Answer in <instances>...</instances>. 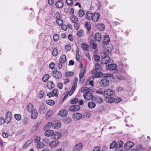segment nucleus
<instances>
[{"mask_svg":"<svg viewBox=\"0 0 151 151\" xmlns=\"http://www.w3.org/2000/svg\"><path fill=\"white\" fill-rule=\"evenodd\" d=\"M117 144L115 141L114 140L111 144L110 148L111 149L114 148L116 146Z\"/></svg>","mask_w":151,"mask_h":151,"instance_id":"a19ab883","label":"nucleus"},{"mask_svg":"<svg viewBox=\"0 0 151 151\" xmlns=\"http://www.w3.org/2000/svg\"><path fill=\"white\" fill-rule=\"evenodd\" d=\"M78 101V99L77 98H75L73 99L70 100V103L72 104L77 103Z\"/></svg>","mask_w":151,"mask_h":151,"instance_id":"4d7b16f0","label":"nucleus"},{"mask_svg":"<svg viewBox=\"0 0 151 151\" xmlns=\"http://www.w3.org/2000/svg\"><path fill=\"white\" fill-rule=\"evenodd\" d=\"M40 140V137L38 136L36 137L35 138V143H37L39 142Z\"/></svg>","mask_w":151,"mask_h":151,"instance_id":"0e129e2a","label":"nucleus"},{"mask_svg":"<svg viewBox=\"0 0 151 151\" xmlns=\"http://www.w3.org/2000/svg\"><path fill=\"white\" fill-rule=\"evenodd\" d=\"M65 76L67 78H68L73 76L74 75V73L72 71H68L66 73Z\"/></svg>","mask_w":151,"mask_h":151,"instance_id":"4c0bfd02","label":"nucleus"},{"mask_svg":"<svg viewBox=\"0 0 151 151\" xmlns=\"http://www.w3.org/2000/svg\"><path fill=\"white\" fill-rule=\"evenodd\" d=\"M44 95V92L42 91H40L39 92L38 97L39 99H41L43 98Z\"/></svg>","mask_w":151,"mask_h":151,"instance_id":"e433bc0d","label":"nucleus"},{"mask_svg":"<svg viewBox=\"0 0 151 151\" xmlns=\"http://www.w3.org/2000/svg\"><path fill=\"white\" fill-rule=\"evenodd\" d=\"M105 101L108 103H112L115 102V99L112 97H106L105 99Z\"/></svg>","mask_w":151,"mask_h":151,"instance_id":"a211bd4d","label":"nucleus"},{"mask_svg":"<svg viewBox=\"0 0 151 151\" xmlns=\"http://www.w3.org/2000/svg\"><path fill=\"white\" fill-rule=\"evenodd\" d=\"M91 26L90 23L88 22H87L85 24V27L88 31L90 30Z\"/></svg>","mask_w":151,"mask_h":151,"instance_id":"2f4dec72","label":"nucleus"},{"mask_svg":"<svg viewBox=\"0 0 151 151\" xmlns=\"http://www.w3.org/2000/svg\"><path fill=\"white\" fill-rule=\"evenodd\" d=\"M73 116L74 118L76 119L77 120H79L83 116L82 115L79 113H76L74 114Z\"/></svg>","mask_w":151,"mask_h":151,"instance_id":"5701e85b","label":"nucleus"},{"mask_svg":"<svg viewBox=\"0 0 151 151\" xmlns=\"http://www.w3.org/2000/svg\"><path fill=\"white\" fill-rule=\"evenodd\" d=\"M97 27L100 30L103 31L105 29V26L103 24H99L97 25Z\"/></svg>","mask_w":151,"mask_h":151,"instance_id":"c85d7f7f","label":"nucleus"},{"mask_svg":"<svg viewBox=\"0 0 151 151\" xmlns=\"http://www.w3.org/2000/svg\"><path fill=\"white\" fill-rule=\"evenodd\" d=\"M83 96L86 100H92L93 97V95L89 91L84 93Z\"/></svg>","mask_w":151,"mask_h":151,"instance_id":"f257e3e1","label":"nucleus"},{"mask_svg":"<svg viewBox=\"0 0 151 151\" xmlns=\"http://www.w3.org/2000/svg\"><path fill=\"white\" fill-rule=\"evenodd\" d=\"M55 86L53 82L52 81H48L47 83L46 86L49 89H52Z\"/></svg>","mask_w":151,"mask_h":151,"instance_id":"9d476101","label":"nucleus"},{"mask_svg":"<svg viewBox=\"0 0 151 151\" xmlns=\"http://www.w3.org/2000/svg\"><path fill=\"white\" fill-rule=\"evenodd\" d=\"M93 56L94 60L95 61L98 62L100 60V58L98 55H95Z\"/></svg>","mask_w":151,"mask_h":151,"instance_id":"3c124183","label":"nucleus"},{"mask_svg":"<svg viewBox=\"0 0 151 151\" xmlns=\"http://www.w3.org/2000/svg\"><path fill=\"white\" fill-rule=\"evenodd\" d=\"M64 3L62 1H57L55 5L56 7L58 8H61L63 6Z\"/></svg>","mask_w":151,"mask_h":151,"instance_id":"bb28decb","label":"nucleus"},{"mask_svg":"<svg viewBox=\"0 0 151 151\" xmlns=\"http://www.w3.org/2000/svg\"><path fill=\"white\" fill-rule=\"evenodd\" d=\"M82 115L83 117V118H89L91 116V114L89 112H87L85 113Z\"/></svg>","mask_w":151,"mask_h":151,"instance_id":"58836bf2","label":"nucleus"},{"mask_svg":"<svg viewBox=\"0 0 151 151\" xmlns=\"http://www.w3.org/2000/svg\"><path fill=\"white\" fill-rule=\"evenodd\" d=\"M95 78H94L93 75V76H90L87 79L89 82H90L91 83V85L92 86H94V84L93 83V82L94 81V79Z\"/></svg>","mask_w":151,"mask_h":151,"instance_id":"f704fd0d","label":"nucleus"},{"mask_svg":"<svg viewBox=\"0 0 151 151\" xmlns=\"http://www.w3.org/2000/svg\"><path fill=\"white\" fill-rule=\"evenodd\" d=\"M109 84V81L106 78H104L101 80L100 85L101 86H107Z\"/></svg>","mask_w":151,"mask_h":151,"instance_id":"7ed1b4c3","label":"nucleus"},{"mask_svg":"<svg viewBox=\"0 0 151 151\" xmlns=\"http://www.w3.org/2000/svg\"><path fill=\"white\" fill-rule=\"evenodd\" d=\"M95 68L98 71V70H102L101 65L98 63H96Z\"/></svg>","mask_w":151,"mask_h":151,"instance_id":"37998d69","label":"nucleus"},{"mask_svg":"<svg viewBox=\"0 0 151 151\" xmlns=\"http://www.w3.org/2000/svg\"><path fill=\"white\" fill-rule=\"evenodd\" d=\"M52 122H50L46 125V127L48 128L52 127Z\"/></svg>","mask_w":151,"mask_h":151,"instance_id":"052dcab7","label":"nucleus"},{"mask_svg":"<svg viewBox=\"0 0 151 151\" xmlns=\"http://www.w3.org/2000/svg\"><path fill=\"white\" fill-rule=\"evenodd\" d=\"M11 118H12L11 117L9 118V117H6L5 120V122H6L7 124L9 123L11 120Z\"/></svg>","mask_w":151,"mask_h":151,"instance_id":"774afa93","label":"nucleus"},{"mask_svg":"<svg viewBox=\"0 0 151 151\" xmlns=\"http://www.w3.org/2000/svg\"><path fill=\"white\" fill-rule=\"evenodd\" d=\"M93 14L89 12H87L86 14V18L88 20L92 19Z\"/></svg>","mask_w":151,"mask_h":151,"instance_id":"cd10ccee","label":"nucleus"},{"mask_svg":"<svg viewBox=\"0 0 151 151\" xmlns=\"http://www.w3.org/2000/svg\"><path fill=\"white\" fill-rule=\"evenodd\" d=\"M59 144V142L58 140H54L49 143V146L51 148H54L57 146Z\"/></svg>","mask_w":151,"mask_h":151,"instance_id":"4468645a","label":"nucleus"},{"mask_svg":"<svg viewBox=\"0 0 151 151\" xmlns=\"http://www.w3.org/2000/svg\"><path fill=\"white\" fill-rule=\"evenodd\" d=\"M44 146V144L42 142H39L36 145L37 148H43Z\"/></svg>","mask_w":151,"mask_h":151,"instance_id":"603ef678","label":"nucleus"},{"mask_svg":"<svg viewBox=\"0 0 151 151\" xmlns=\"http://www.w3.org/2000/svg\"><path fill=\"white\" fill-rule=\"evenodd\" d=\"M12 114L10 111H7L6 114V117H11L12 118Z\"/></svg>","mask_w":151,"mask_h":151,"instance_id":"338daca9","label":"nucleus"},{"mask_svg":"<svg viewBox=\"0 0 151 151\" xmlns=\"http://www.w3.org/2000/svg\"><path fill=\"white\" fill-rule=\"evenodd\" d=\"M83 144L79 143L76 144L75 147V149L73 151H79L81 150L83 147Z\"/></svg>","mask_w":151,"mask_h":151,"instance_id":"9b49d317","label":"nucleus"},{"mask_svg":"<svg viewBox=\"0 0 151 151\" xmlns=\"http://www.w3.org/2000/svg\"><path fill=\"white\" fill-rule=\"evenodd\" d=\"M74 23L75 24H74V28L76 30H77L79 27V24L78 23H76V22Z\"/></svg>","mask_w":151,"mask_h":151,"instance_id":"69168bd1","label":"nucleus"},{"mask_svg":"<svg viewBox=\"0 0 151 151\" xmlns=\"http://www.w3.org/2000/svg\"><path fill=\"white\" fill-rule=\"evenodd\" d=\"M52 110L48 111L46 113V116L48 117H50L52 114Z\"/></svg>","mask_w":151,"mask_h":151,"instance_id":"bf43d9fd","label":"nucleus"},{"mask_svg":"<svg viewBox=\"0 0 151 151\" xmlns=\"http://www.w3.org/2000/svg\"><path fill=\"white\" fill-rule=\"evenodd\" d=\"M56 23L59 26H61L63 23V20L61 19H59V20H56Z\"/></svg>","mask_w":151,"mask_h":151,"instance_id":"5fc2aeb1","label":"nucleus"},{"mask_svg":"<svg viewBox=\"0 0 151 151\" xmlns=\"http://www.w3.org/2000/svg\"><path fill=\"white\" fill-rule=\"evenodd\" d=\"M59 38V36L57 34H55L54 35L53 37V40L55 41H57Z\"/></svg>","mask_w":151,"mask_h":151,"instance_id":"a18cd8bd","label":"nucleus"},{"mask_svg":"<svg viewBox=\"0 0 151 151\" xmlns=\"http://www.w3.org/2000/svg\"><path fill=\"white\" fill-rule=\"evenodd\" d=\"M71 19L73 23L76 22L78 20V18L74 15H73L72 18H71Z\"/></svg>","mask_w":151,"mask_h":151,"instance_id":"864d4df0","label":"nucleus"},{"mask_svg":"<svg viewBox=\"0 0 151 151\" xmlns=\"http://www.w3.org/2000/svg\"><path fill=\"white\" fill-rule=\"evenodd\" d=\"M79 78H80V82L81 84H82L84 82V79L83 78V77L81 75H79Z\"/></svg>","mask_w":151,"mask_h":151,"instance_id":"680f3d73","label":"nucleus"},{"mask_svg":"<svg viewBox=\"0 0 151 151\" xmlns=\"http://www.w3.org/2000/svg\"><path fill=\"white\" fill-rule=\"evenodd\" d=\"M59 114L61 116L65 117L67 115L68 111L65 109L61 110L60 111Z\"/></svg>","mask_w":151,"mask_h":151,"instance_id":"f3484780","label":"nucleus"},{"mask_svg":"<svg viewBox=\"0 0 151 151\" xmlns=\"http://www.w3.org/2000/svg\"><path fill=\"white\" fill-rule=\"evenodd\" d=\"M80 106L78 105H73L69 108V110L72 111H76L80 109Z\"/></svg>","mask_w":151,"mask_h":151,"instance_id":"423d86ee","label":"nucleus"},{"mask_svg":"<svg viewBox=\"0 0 151 151\" xmlns=\"http://www.w3.org/2000/svg\"><path fill=\"white\" fill-rule=\"evenodd\" d=\"M78 14L79 16L81 17H82L85 15L84 12L81 9H80L79 10Z\"/></svg>","mask_w":151,"mask_h":151,"instance_id":"79ce46f5","label":"nucleus"},{"mask_svg":"<svg viewBox=\"0 0 151 151\" xmlns=\"http://www.w3.org/2000/svg\"><path fill=\"white\" fill-rule=\"evenodd\" d=\"M100 16L99 13L96 12L93 14L92 20L93 22H96L99 20Z\"/></svg>","mask_w":151,"mask_h":151,"instance_id":"20e7f679","label":"nucleus"},{"mask_svg":"<svg viewBox=\"0 0 151 151\" xmlns=\"http://www.w3.org/2000/svg\"><path fill=\"white\" fill-rule=\"evenodd\" d=\"M63 121L65 124H67L71 122V119L70 118L67 117L63 119Z\"/></svg>","mask_w":151,"mask_h":151,"instance_id":"c9c22d12","label":"nucleus"},{"mask_svg":"<svg viewBox=\"0 0 151 151\" xmlns=\"http://www.w3.org/2000/svg\"><path fill=\"white\" fill-rule=\"evenodd\" d=\"M58 89L55 88L52 91V93L54 94V95L56 96L57 97L58 96Z\"/></svg>","mask_w":151,"mask_h":151,"instance_id":"de8ad7c7","label":"nucleus"},{"mask_svg":"<svg viewBox=\"0 0 151 151\" xmlns=\"http://www.w3.org/2000/svg\"><path fill=\"white\" fill-rule=\"evenodd\" d=\"M52 73L54 74V77L56 79L60 78L62 77V74L59 71H53Z\"/></svg>","mask_w":151,"mask_h":151,"instance_id":"ddd939ff","label":"nucleus"},{"mask_svg":"<svg viewBox=\"0 0 151 151\" xmlns=\"http://www.w3.org/2000/svg\"><path fill=\"white\" fill-rule=\"evenodd\" d=\"M49 77L50 76L48 74H45L42 77V81L44 82H46L48 80Z\"/></svg>","mask_w":151,"mask_h":151,"instance_id":"72a5a7b5","label":"nucleus"},{"mask_svg":"<svg viewBox=\"0 0 151 151\" xmlns=\"http://www.w3.org/2000/svg\"><path fill=\"white\" fill-rule=\"evenodd\" d=\"M103 39L102 42L103 44H106L108 43L110 41L109 36L107 35H106L104 37Z\"/></svg>","mask_w":151,"mask_h":151,"instance_id":"dca6fc26","label":"nucleus"},{"mask_svg":"<svg viewBox=\"0 0 151 151\" xmlns=\"http://www.w3.org/2000/svg\"><path fill=\"white\" fill-rule=\"evenodd\" d=\"M88 107L90 109L93 108L96 106V104L95 103L92 101L88 102Z\"/></svg>","mask_w":151,"mask_h":151,"instance_id":"7c9ffc66","label":"nucleus"},{"mask_svg":"<svg viewBox=\"0 0 151 151\" xmlns=\"http://www.w3.org/2000/svg\"><path fill=\"white\" fill-rule=\"evenodd\" d=\"M110 61V57L108 55L104 57L101 60V63L103 64H106L109 62Z\"/></svg>","mask_w":151,"mask_h":151,"instance_id":"f03ea898","label":"nucleus"},{"mask_svg":"<svg viewBox=\"0 0 151 151\" xmlns=\"http://www.w3.org/2000/svg\"><path fill=\"white\" fill-rule=\"evenodd\" d=\"M65 50L67 51H69L71 49V47L70 45L68 44L65 45Z\"/></svg>","mask_w":151,"mask_h":151,"instance_id":"6e6d98bb","label":"nucleus"},{"mask_svg":"<svg viewBox=\"0 0 151 151\" xmlns=\"http://www.w3.org/2000/svg\"><path fill=\"white\" fill-rule=\"evenodd\" d=\"M103 76V73L101 72H96V73L93 75L94 78H97Z\"/></svg>","mask_w":151,"mask_h":151,"instance_id":"c756f323","label":"nucleus"},{"mask_svg":"<svg viewBox=\"0 0 151 151\" xmlns=\"http://www.w3.org/2000/svg\"><path fill=\"white\" fill-rule=\"evenodd\" d=\"M52 124V128L55 129H58L61 126V123L58 121L53 122Z\"/></svg>","mask_w":151,"mask_h":151,"instance_id":"f8f14e48","label":"nucleus"},{"mask_svg":"<svg viewBox=\"0 0 151 151\" xmlns=\"http://www.w3.org/2000/svg\"><path fill=\"white\" fill-rule=\"evenodd\" d=\"M117 68V65L115 64H109L106 66V69L110 70H116Z\"/></svg>","mask_w":151,"mask_h":151,"instance_id":"0eeeda50","label":"nucleus"},{"mask_svg":"<svg viewBox=\"0 0 151 151\" xmlns=\"http://www.w3.org/2000/svg\"><path fill=\"white\" fill-rule=\"evenodd\" d=\"M104 45V47L106 52H111L113 49V46L111 44L107 43Z\"/></svg>","mask_w":151,"mask_h":151,"instance_id":"6e6552de","label":"nucleus"},{"mask_svg":"<svg viewBox=\"0 0 151 151\" xmlns=\"http://www.w3.org/2000/svg\"><path fill=\"white\" fill-rule=\"evenodd\" d=\"M133 146L134 144L133 142L131 141H128L124 145V148L127 151L130 149Z\"/></svg>","mask_w":151,"mask_h":151,"instance_id":"39448f33","label":"nucleus"},{"mask_svg":"<svg viewBox=\"0 0 151 151\" xmlns=\"http://www.w3.org/2000/svg\"><path fill=\"white\" fill-rule=\"evenodd\" d=\"M54 136L53 137L55 139H58L60 138L61 136V134L59 132H55L53 134Z\"/></svg>","mask_w":151,"mask_h":151,"instance_id":"393cba45","label":"nucleus"},{"mask_svg":"<svg viewBox=\"0 0 151 151\" xmlns=\"http://www.w3.org/2000/svg\"><path fill=\"white\" fill-rule=\"evenodd\" d=\"M54 134V132L53 131L51 130H48L45 131V135L46 136L50 137L52 136Z\"/></svg>","mask_w":151,"mask_h":151,"instance_id":"6ab92c4d","label":"nucleus"},{"mask_svg":"<svg viewBox=\"0 0 151 151\" xmlns=\"http://www.w3.org/2000/svg\"><path fill=\"white\" fill-rule=\"evenodd\" d=\"M90 45L93 48L96 49L97 48V44L95 40H91L90 41Z\"/></svg>","mask_w":151,"mask_h":151,"instance_id":"412c9836","label":"nucleus"},{"mask_svg":"<svg viewBox=\"0 0 151 151\" xmlns=\"http://www.w3.org/2000/svg\"><path fill=\"white\" fill-rule=\"evenodd\" d=\"M55 101L52 100H48L46 101V103L50 106H52L55 104Z\"/></svg>","mask_w":151,"mask_h":151,"instance_id":"ea45409f","label":"nucleus"},{"mask_svg":"<svg viewBox=\"0 0 151 151\" xmlns=\"http://www.w3.org/2000/svg\"><path fill=\"white\" fill-rule=\"evenodd\" d=\"M94 99H95L96 103L98 104L102 103L103 101V99L99 96H95Z\"/></svg>","mask_w":151,"mask_h":151,"instance_id":"4be33fe9","label":"nucleus"},{"mask_svg":"<svg viewBox=\"0 0 151 151\" xmlns=\"http://www.w3.org/2000/svg\"><path fill=\"white\" fill-rule=\"evenodd\" d=\"M104 94L108 96H112L115 93L114 91L111 89H108L105 90L104 92Z\"/></svg>","mask_w":151,"mask_h":151,"instance_id":"1a4fd4ad","label":"nucleus"},{"mask_svg":"<svg viewBox=\"0 0 151 151\" xmlns=\"http://www.w3.org/2000/svg\"><path fill=\"white\" fill-rule=\"evenodd\" d=\"M122 148L120 146H116V147L115 148V151H122Z\"/></svg>","mask_w":151,"mask_h":151,"instance_id":"e2e57ef3","label":"nucleus"},{"mask_svg":"<svg viewBox=\"0 0 151 151\" xmlns=\"http://www.w3.org/2000/svg\"><path fill=\"white\" fill-rule=\"evenodd\" d=\"M14 117L17 121H20L21 119V116L19 114H14Z\"/></svg>","mask_w":151,"mask_h":151,"instance_id":"c03bdc74","label":"nucleus"},{"mask_svg":"<svg viewBox=\"0 0 151 151\" xmlns=\"http://www.w3.org/2000/svg\"><path fill=\"white\" fill-rule=\"evenodd\" d=\"M66 61V56L64 55H61L60 59V62L61 63L63 64Z\"/></svg>","mask_w":151,"mask_h":151,"instance_id":"b1692460","label":"nucleus"},{"mask_svg":"<svg viewBox=\"0 0 151 151\" xmlns=\"http://www.w3.org/2000/svg\"><path fill=\"white\" fill-rule=\"evenodd\" d=\"M54 17L56 19V20H59L60 19V15L59 12H57L54 14Z\"/></svg>","mask_w":151,"mask_h":151,"instance_id":"49530a36","label":"nucleus"},{"mask_svg":"<svg viewBox=\"0 0 151 151\" xmlns=\"http://www.w3.org/2000/svg\"><path fill=\"white\" fill-rule=\"evenodd\" d=\"M52 55L54 56H56L58 55V50L56 48H54L52 52Z\"/></svg>","mask_w":151,"mask_h":151,"instance_id":"8fccbe9b","label":"nucleus"},{"mask_svg":"<svg viewBox=\"0 0 151 151\" xmlns=\"http://www.w3.org/2000/svg\"><path fill=\"white\" fill-rule=\"evenodd\" d=\"M89 46L88 45L84 43H83L81 45V47L85 50L86 51L88 50V49L89 48Z\"/></svg>","mask_w":151,"mask_h":151,"instance_id":"473e14b6","label":"nucleus"},{"mask_svg":"<svg viewBox=\"0 0 151 151\" xmlns=\"http://www.w3.org/2000/svg\"><path fill=\"white\" fill-rule=\"evenodd\" d=\"M27 110L29 112H32L34 111V106L31 103H29L27 106Z\"/></svg>","mask_w":151,"mask_h":151,"instance_id":"a878e982","label":"nucleus"},{"mask_svg":"<svg viewBox=\"0 0 151 151\" xmlns=\"http://www.w3.org/2000/svg\"><path fill=\"white\" fill-rule=\"evenodd\" d=\"M84 32L83 30H80L77 32L76 35L78 37H81L83 34Z\"/></svg>","mask_w":151,"mask_h":151,"instance_id":"09e8293b","label":"nucleus"},{"mask_svg":"<svg viewBox=\"0 0 151 151\" xmlns=\"http://www.w3.org/2000/svg\"><path fill=\"white\" fill-rule=\"evenodd\" d=\"M66 3L68 5L71 6L73 5V1L72 0H66Z\"/></svg>","mask_w":151,"mask_h":151,"instance_id":"13d9d810","label":"nucleus"},{"mask_svg":"<svg viewBox=\"0 0 151 151\" xmlns=\"http://www.w3.org/2000/svg\"><path fill=\"white\" fill-rule=\"evenodd\" d=\"M31 113V118L33 119H35L38 116V112L37 110L36 109H34V111Z\"/></svg>","mask_w":151,"mask_h":151,"instance_id":"aec40b11","label":"nucleus"},{"mask_svg":"<svg viewBox=\"0 0 151 151\" xmlns=\"http://www.w3.org/2000/svg\"><path fill=\"white\" fill-rule=\"evenodd\" d=\"M102 36L101 33L96 32L94 36V38L98 42H100L101 40Z\"/></svg>","mask_w":151,"mask_h":151,"instance_id":"2eb2a0df","label":"nucleus"}]
</instances>
